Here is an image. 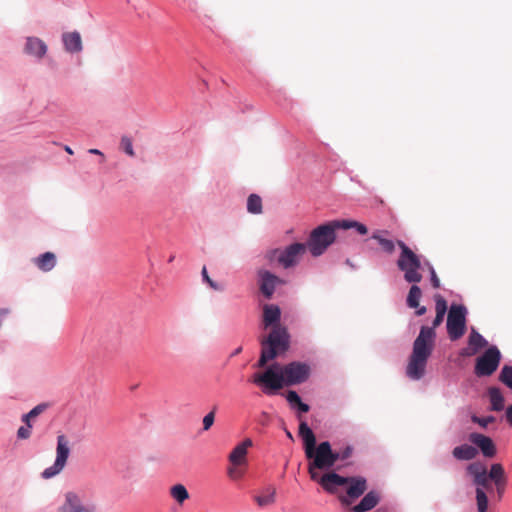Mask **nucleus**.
Here are the masks:
<instances>
[{
    "mask_svg": "<svg viewBox=\"0 0 512 512\" xmlns=\"http://www.w3.org/2000/svg\"><path fill=\"white\" fill-rule=\"evenodd\" d=\"M258 276L260 291L268 299L273 295L276 286L284 283L282 279L267 270H260Z\"/></svg>",
    "mask_w": 512,
    "mask_h": 512,
    "instance_id": "nucleus-12",
    "label": "nucleus"
},
{
    "mask_svg": "<svg viewBox=\"0 0 512 512\" xmlns=\"http://www.w3.org/2000/svg\"><path fill=\"white\" fill-rule=\"evenodd\" d=\"M384 234H388V231L377 230L372 234V239L379 243L384 252L392 254L395 250V243L394 241L383 237Z\"/></svg>",
    "mask_w": 512,
    "mask_h": 512,
    "instance_id": "nucleus-23",
    "label": "nucleus"
},
{
    "mask_svg": "<svg viewBox=\"0 0 512 512\" xmlns=\"http://www.w3.org/2000/svg\"><path fill=\"white\" fill-rule=\"evenodd\" d=\"M396 244L401 250L397 260V267L399 270L404 272L405 281L408 283L421 282L423 277L419 271L422 267L420 257L414 253L403 241L398 240Z\"/></svg>",
    "mask_w": 512,
    "mask_h": 512,
    "instance_id": "nucleus-6",
    "label": "nucleus"
},
{
    "mask_svg": "<svg viewBox=\"0 0 512 512\" xmlns=\"http://www.w3.org/2000/svg\"><path fill=\"white\" fill-rule=\"evenodd\" d=\"M489 478L495 484L498 498L501 499L507 485V478L503 466L500 463H494L489 470Z\"/></svg>",
    "mask_w": 512,
    "mask_h": 512,
    "instance_id": "nucleus-15",
    "label": "nucleus"
},
{
    "mask_svg": "<svg viewBox=\"0 0 512 512\" xmlns=\"http://www.w3.org/2000/svg\"><path fill=\"white\" fill-rule=\"evenodd\" d=\"M379 492L372 490L367 492L361 501L352 507L353 512H367L375 508L380 502Z\"/></svg>",
    "mask_w": 512,
    "mask_h": 512,
    "instance_id": "nucleus-19",
    "label": "nucleus"
},
{
    "mask_svg": "<svg viewBox=\"0 0 512 512\" xmlns=\"http://www.w3.org/2000/svg\"><path fill=\"white\" fill-rule=\"evenodd\" d=\"M469 440L480 449L485 457L492 458L496 455V446L490 437L480 433H471Z\"/></svg>",
    "mask_w": 512,
    "mask_h": 512,
    "instance_id": "nucleus-14",
    "label": "nucleus"
},
{
    "mask_svg": "<svg viewBox=\"0 0 512 512\" xmlns=\"http://www.w3.org/2000/svg\"><path fill=\"white\" fill-rule=\"evenodd\" d=\"M280 308L276 305H265L263 321L266 327L272 326L271 332L261 340V355L257 362L258 368H263L289 347V334L285 327L279 325Z\"/></svg>",
    "mask_w": 512,
    "mask_h": 512,
    "instance_id": "nucleus-4",
    "label": "nucleus"
},
{
    "mask_svg": "<svg viewBox=\"0 0 512 512\" xmlns=\"http://www.w3.org/2000/svg\"><path fill=\"white\" fill-rule=\"evenodd\" d=\"M35 264L40 270L48 272L54 268L56 257L52 252H46L35 259Z\"/></svg>",
    "mask_w": 512,
    "mask_h": 512,
    "instance_id": "nucleus-24",
    "label": "nucleus"
},
{
    "mask_svg": "<svg viewBox=\"0 0 512 512\" xmlns=\"http://www.w3.org/2000/svg\"><path fill=\"white\" fill-rule=\"evenodd\" d=\"M60 512H96L95 505H83L80 497L74 492L65 495V501L60 507Z\"/></svg>",
    "mask_w": 512,
    "mask_h": 512,
    "instance_id": "nucleus-13",
    "label": "nucleus"
},
{
    "mask_svg": "<svg viewBox=\"0 0 512 512\" xmlns=\"http://www.w3.org/2000/svg\"><path fill=\"white\" fill-rule=\"evenodd\" d=\"M65 151L69 154H73V150L69 146H65Z\"/></svg>",
    "mask_w": 512,
    "mask_h": 512,
    "instance_id": "nucleus-45",
    "label": "nucleus"
},
{
    "mask_svg": "<svg viewBox=\"0 0 512 512\" xmlns=\"http://www.w3.org/2000/svg\"><path fill=\"white\" fill-rule=\"evenodd\" d=\"M471 419L474 423L479 424L483 428L487 427L490 423H493L495 421V417L493 416L478 417L476 415H473Z\"/></svg>",
    "mask_w": 512,
    "mask_h": 512,
    "instance_id": "nucleus-34",
    "label": "nucleus"
},
{
    "mask_svg": "<svg viewBox=\"0 0 512 512\" xmlns=\"http://www.w3.org/2000/svg\"><path fill=\"white\" fill-rule=\"evenodd\" d=\"M468 344L469 347L463 352V355L472 356L476 354L480 349L486 347L488 343L481 334L472 328V331L469 335Z\"/></svg>",
    "mask_w": 512,
    "mask_h": 512,
    "instance_id": "nucleus-20",
    "label": "nucleus"
},
{
    "mask_svg": "<svg viewBox=\"0 0 512 512\" xmlns=\"http://www.w3.org/2000/svg\"><path fill=\"white\" fill-rule=\"evenodd\" d=\"M422 297V291L419 286L413 284L410 287L408 296H407V305L410 308L419 307L420 299Z\"/></svg>",
    "mask_w": 512,
    "mask_h": 512,
    "instance_id": "nucleus-29",
    "label": "nucleus"
},
{
    "mask_svg": "<svg viewBox=\"0 0 512 512\" xmlns=\"http://www.w3.org/2000/svg\"><path fill=\"white\" fill-rule=\"evenodd\" d=\"M499 380L512 389V366L505 365L499 375Z\"/></svg>",
    "mask_w": 512,
    "mask_h": 512,
    "instance_id": "nucleus-31",
    "label": "nucleus"
},
{
    "mask_svg": "<svg viewBox=\"0 0 512 512\" xmlns=\"http://www.w3.org/2000/svg\"><path fill=\"white\" fill-rule=\"evenodd\" d=\"M434 300L436 316L432 327H421L420 333L413 343L412 353L406 367V374L412 380H419L424 376L428 358L434 347L435 328L443 322L447 312V302L442 295L436 294Z\"/></svg>",
    "mask_w": 512,
    "mask_h": 512,
    "instance_id": "nucleus-2",
    "label": "nucleus"
},
{
    "mask_svg": "<svg viewBox=\"0 0 512 512\" xmlns=\"http://www.w3.org/2000/svg\"><path fill=\"white\" fill-rule=\"evenodd\" d=\"M47 408L46 404H39L27 413V417L35 418Z\"/></svg>",
    "mask_w": 512,
    "mask_h": 512,
    "instance_id": "nucleus-38",
    "label": "nucleus"
},
{
    "mask_svg": "<svg viewBox=\"0 0 512 512\" xmlns=\"http://www.w3.org/2000/svg\"><path fill=\"white\" fill-rule=\"evenodd\" d=\"M501 354L496 346L488 348L476 359L474 372L478 377L490 376L498 368Z\"/></svg>",
    "mask_w": 512,
    "mask_h": 512,
    "instance_id": "nucleus-10",
    "label": "nucleus"
},
{
    "mask_svg": "<svg viewBox=\"0 0 512 512\" xmlns=\"http://www.w3.org/2000/svg\"><path fill=\"white\" fill-rule=\"evenodd\" d=\"M31 419H32L31 417H27V414H24L22 416V421L25 423L26 426H28V424H31V422H30Z\"/></svg>",
    "mask_w": 512,
    "mask_h": 512,
    "instance_id": "nucleus-42",
    "label": "nucleus"
},
{
    "mask_svg": "<svg viewBox=\"0 0 512 512\" xmlns=\"http://www.w3.org/2000/svg\"><path fill=\"white\" fill-rule=\"evenodd\" d=\"M285 434L290 440L294 439L292 433L289 430L285 429Z\"/></svg>",
    "mask_w": 512,
    "mask_h": 512,
    "instance_id": "nucleus-44",
    "label": "nucleus"
},
{
    "mask_svg": "<svg viewBox=\"0 0 512 512\" xmlns=\"http://www.w3.org/2000/svg\"><path fill=\"white\" fill-rule=\"evenodd\" d=\"M170 496L179 504L183 505L190 495L183 484H175L169 490Z\"/></svg>",
    "mask_w": 512,
    "mask_h": 512,
    "instance_id": "nucleus-26",
    "label": "nucleus"
},
{
    "mask_svg": "<svg viewBox=\"0 0 512 512\" xmlns=\"http://www.w3.org/2000/svg\"><path fill=\"white\" fill-rule=\"evenodd\" d=\"M467 473L473 477V483L476 487V502L478 512H486L488 508V498L484 489H490L489 472L482 462L476 461L467 466Z\"/></svg>",
    "mask_w": 512,
    "mask_h": 512,
    "instance_id": "nucleus-7",
    "label": "nucleus"
},
{
    "mask_svg": "<svg viewBox=\"0 0 512 512\" xmlns=\"http://www.w3.org/2000/svg\"><path fill=\"white\" fill-rule=\"evenodd\" d=\"M70 448L69 441L65 435H59L57 437L56 447V459L52 466L46 468L42 472V477L45 479L52 478L59 474L65 467L67 459L69 457Z\"/></svg>",
    "mask_w": 512,
    "mask_h": 512,
    "instance_id": "nucleus-11",
    "label": "nucleus"
},
{
    "mask_svg": "<svg viewBox=\"0 0 512 512\" xmlns=\"http://www.w3.org/2000/svg\"><path fill=\"white\" fill-rule=\"evenodd\" d=\"M240 466H234L230 467L228 469V475L232 479H240L243 476V471L239 468Z\"/></svg>",
    "mask_w": 512,
    "mask_h": 512,
    "instance_id": "nucleus-39",
    "label": "nucleus"
},
{
    "mask_svg": "<svg viewBox=\"0 0 512 512\" xmlns=\"http://www.w3.org/2000/svg\"><path fill=\"white\" fill-rule=\"evenodd\" d=\"M489 399L491 402V410L501 411L504 408V397L497 387H491L488 390Z\"/></svg>",
    "mask_w": 512,
    "mask_h": 512,
    "instance_id": "nucleus-25",
    "label": "nucleus"
},
{
    "mask_svg": "<svg viewBox=\"0 0 512 512\" xmlns=\"http://www.w3.org/2000/svg\"><path fill=\"white\" fill-rule=\"evenodd\" d=\"M31 428V424H28V426H21L17 431V437L19 439H28L31 436Z\"/></svg>",
    "mask_w": 512,
    "mask_h": 512,
    "instance_id": "nucleus-37",
    "label": "nucleus"
},
{
    "mask_svg": "<svg viewBox=\"0 0 512 512\" xmlns=\"http://www.w3.org/2000/svg\"><path fill=\"white\" fill-rule=\"evenodd\" d=\"M506 419L508 423L512 426V405H510L506 410Z\"/></svg>",
    "mask_w": 512,
    "mask_h": 512,
    "instance_id": "nucleus-40",
    "label": "nucleus"
},
{
    "mask_svg": "<svg viewBox=\"0 0 512 512\" xmlns=\"http://www.w3.org/2000/svg\"><path fill=\"white\" fill-rule=\"evenodd\" d=\"M216 409H217V407L214 406L213 409L204 416V418L202 420L203 431H208L213 426L214 421H215Z\"/></svg>",
    "mask_w": 512,
    "mask_h": 512,
    "instance_id": "nucleus-32",
    "label": "nucleus"
},
{
    "mask_svg": "<svg viewBox=\"0 0 512 512\" xmlns=\"http://www.w3.org/2000/svg\"><path fill=\"white\" fill-rule=\"evenodd\" d=\"M247 210L251 214L262 213V200L261 197L256 194H251L247 200Z\"/></svg>",
    "mask_w": 512,
    "mask_h": 512,
    "instance_id": "nucleus-30",
    "label": "nucleus"
},
{
    "mask_svg": "<svg viewBox=\"0 0 512 512\" xmlns=\"http://www.w3.org/2000/svg\"><path fill=\"white\" fill-rule=\"evenodd\" d=\"M336 221L338 222L339 229L347 230V229L355 228L356 231L361 235H365L368 233L367 227L360 222H357L354 220H336Z\"/></svg>",
    "mask_w": 512,
    "mask_h": 512,
    "instance_id": "nucleus-28",
    "label": "nucleus"
},
{
    "mask_svg": "<svg viewBox=\"0 0 512 512\" xmlns=\"http://www.w3.org/2000/svg\"><path fill=\"white\" fill-rule=\"evenodd\" d=\"M337 230H339V227L336 220L319 225L310 232L307 242L304 243L306 250L313 257L321 256L335 242Z\"/></svg>",
    "mask_w": 512,
    "mask_h": 512,
    "instance_id": "nucleus-5",
    "label": "nucleus"
},
{
    "mask_svg": "<svg viewBox=\"0 0 512 512\" xmlns=\"http://www.w3.org/2000/svg\"><path fill=\"white\" fill-rule=\"evenodd\" d=\"M304 243H292L284 249H274L267 254L270 261H276L284 269L295 267L306 253Z\"/></svg>",
    "mask_w": 512,
    "mask_h": 512,
    "instance_id": "nucleus-8",
    "label": "nucleus"
},
{
    "mask_svg": "<svg viewBox=\"0 0 512 512\" xmlns=\"http://www.w3.org/2000/svg\"><path fill=\"white\" fill-rule=\"evenodd\" d=\"M121 147L122 149L129 155V156H134L135 153H134V150H133V146H132V140L127 137V136H123L121 138Z\"/></svg>",
    "mask_w": 512,
    "mask_h": 512,
    "instance_id": "nucleus-33",
    "label": "nucleus"
},
{
    "mask_svg": "<svg viewBox=\"0 0 512 512\" xmlns=\"http://www.w3.org/2000/svg\"><path fill=\"white\" fill-rule=\"evenodd\" d=\"M286 400L291 405V407H297L298 410L302 413H307L310 410L308 404L302 402L300 396L296 391L290 390L286 394Z\"/></svg>",
    "mask_w": 512,
    "mask_h": 512,
    "instance_id": "nucleus-27",
    "label": "nucleus"
},
{
    "mask_svg": "<svg viewBox=\"0 0 512 512\" xmlns=\"http://www.w3.org/2000/svg\"><path fill=\"white\" fill-rule=\"evenodd\" d=\"M241 351V348L236 349V353H239Z\"/></svg>",
    "mask_w": 512,
    "mask_h": 512,
    "instance_id": "nucleus-46",
    "label": "nucleus"
},
{
    "mask_svg": "<svg viewBox=\"0 0 512 512\" xmlns=\"http://www.w3.org/2000/svg\"><path fill=\"white\" fill-rule=\"evenodd\" d=\"M254 500L259 507H267L273 505L276 501V488L273 486H268L263 490L261 495L255 496Z\"/></svg>",
    "mask_w": 512,
    "mask_h": 512,
    "instance_id": "nucleus-22",
    "label": "nucleus"
},
{
    "mask_svg": "<svg viewBox=\"0 0 512 512\" xmlns=\"http://www.w3.org/2000/svg\"><path fill=\"white\" fill-rule=\"evenodd\" d=\"M89 153L96 155H103L98 149H90Z\"/></svg>",
    "mask_w": 512,
    "mask_h": 512,
    "instance_id": "nucleus-43",
    "label": "nucleus"
},
{
    "mask_svg": "<svg viewBox=\"0 0 512 512\" xmlns=\"http://www.w3.org/2000/svg\"><path fill=\"white\" fill-rule=\"evenodd\" d=\"M467 309L464 305L452 304L447 316V332L452 341L460 339L466 332Z\"/></svg>",
    "mask_w": 512,
    "mask_h": 512,
    "instance_id": "nucleus-9",
    "label": "nucleus"
},
{
    "mask_svg": "<svg viewBox=\"0 0 512 512\" xmlns=\"http://www.w3.org/2000/svg\"><path fill=\"white\" fill-rule=\"evenodd\" d=\"M24 51L28 55L42 59L47 53V45L38 37H27Z\"/></svg>",
    "mask_w": 512,
    "mask_h": 512,
    "instance_id": "nucleus-17",
    "label": "nucleus"
},
{
    "mask_svg": "<svg viewBox=\"0 0 512 512\" xmlns=\"http://www.w3.org/2000/svg\"><path fill=\"white\" fill-rule=\"evenodd\" d=\"M64 48L69 53H79L83 49L82 38L79 32H65L62 34Z\"/></svg>",
    "mask_w": 512,
    "mask_h": 512,
    "instance_id": "nucleus-18",
    "label": "nucleus"
},
{
    "mask_svg": "<svg viewBox=\"0 0 512 512\" xmlns=\"http://www.w3.org/2000/svg\"><path fill=\"white\" fill-rule=\"evenodd\" d=\"M477 454L478 450L475 447L468 444L457 446L452 450V455L457 460H472L477 456Z\"/></svg>",
    "mask_w": 512,
    "mask_h": 512,
    "instance_id": "nucleus-21",
    "label": "nucleus"
},
{
    "mask_svg": "<svg viewBox=\"0 0 512 512\" xmlns=\"http://www.w3.org/2000/svg\"><path fill=\"white\" fill-rule=\"evenodd\" d=\"M299 436L303 440L305 456L308 460L307 470L310 479L318 483L329 494H337L339 487H346V492L337 495L340 504L351 506L356 499L368 489L366 478L362 476L344 477L330 471L338 460H347L353 454V447L348 445L338 452L332 450L331 444L324 441L316 445V437L305 421L299 424Z\"/></svg>",
    "mask_w": 512,
    "mask_h": 512,
    "instance_id": "nucleus-1",
    "label": "nucleus"
},
{
    "mask_svg": "<svg viewBox=\"0 0 512 512\" xmlns=\"http://www.w3.org/2000/svg\"><path fill=\"white\" fill-rule=\"evenodd\" d=\"M202 277H203V280L213 289V290H216V291H219V290H222V288L216 283L214 282L210 276L208 275V272H207V269L206 267L204 266L202 268Z\"/></svg>",
    "mask_w": 512,
    "mask_h": 512,
    "instance_id": "nucleus-35",
    "label": "nucleus"
},
{
    "mask_svg": "<svg viewBox=\"0 0 512 512\" xmlns=\"http://www.w3.org/2000/svg\"><path fill=\"white\" fill-rule=\"evenodd\" d=\"M427 267H428V270H429V273H430V280H431V284L434 288H439L440 287V280L436 274V271L435 269L433 268L432 265H430L429 263H426Z\"/></svg>",
    "mask_w": 512,
    "mask_h": 512,
    "instance_id": "nucleus-36",
    "label": "nucleus"
},
{
    "mask_svg": "<svg viewBox=\"0 0 512 512\" xmlns=\"http://www.w3.org/2000/svg\"><path fill=\"white\" fill-rule=\"evenodd\" d=\"M416 309H417V310H416V315H417V316H422V315H424V314L426 313V311H427V309H426V307H425V306H420V305H419V307H417Z\"/></svg>",
    "mask_w": 512,
    "mask_h": 512,
    "instance_id": "nucleus-41",
    "label": "nucleus"
},
{
    "mask_svg": "<svg viewBox=\"0 0 512 512\" xmlns=\"http://www.w3.org/2000/svg\"><path fill=\"white\" fill-rule=\"evenodd\" d=\"M310 366L304 362L294 361L282 367L273 365L263 373L253 375V383L264 386V393L273 394L285 386L306 382L310 376Z\"/></svg>",
    "mask_w": 512,
    "mask_h": 512,
    "instance_id": "nucleus-3",
    "label": "nucleus"
},
{
    "mask_svg": "<svg viewBox=\"0 0 512 512\" xmlns=\"http://www.w3.org/2000/svg\"><path fill=\"white\" fill-rule=\"evenodd\" d=\"M253 442L250 438H246L244 441L235 446V448L229 454V461L234 466H243L247 463L248 449L252 447Z\"/></svg>",
    "mask_w": 512,
    "mask_h": 512,
    "instance_id": "nucleus-16",
    "label": "nucleus"
}]
</instances>
